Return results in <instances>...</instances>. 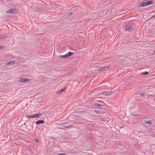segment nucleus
I'll return each instance as SVG.
<instances>
[{"label": "nucleus", "mask_w": 155, "mask_h": 155, "mask_svg": "<svg viewBox=\"0 0 155 155\" xmlns=\"http://www.w3.org/2000/svg\"><path fill=\"white\" fill-rule=\"evenodd\" d=\"M15 63V61H9V62L6 63L5 64V65H13Z\"/></svg>", "instance_id": "5"}, {"label": "nucleus", "mask_w": 155, "mask_h": 155, "mask_svg": "<svg viewBox=\"0 0 155 155\" xmlns=\"http://www.w3.org/2000/svg\"><path fill=\"white\" fill-rule=\"evenodd\" d=\"M122 128V127H120V128Z\"/></svg>", "instance_id": "25"}, {"label": "nucleus", "mask_w": 155, "mask_h": 155, "mask_svg": "<svg viewBox=\"0 0 155 155\" xmlns=\"http://www.w3.org/2000/svg\"><path fill=\"white\" fill-rule=\"evenodd\" d=\"M61 93V90L57 91L56 92V94H60Z\"/></svg>", "instance_id": "14"}, {"label": "nucleus", "mask_w": 155, "mask_h": 155, "mask_svg": "<svg viewBox=\"0 0 155 155\" xmlns=\"http://www.w3.org/2000/svg\"><path fill=\"white\" fill-rule=\"evenodd\" d=\"M58 155H65V154L64 153H60Z\"/></svg>", "instance_id": "19"}, {"label": "nucleus", "mask_w": 155, "mask_h": 155, "mask_svg": "<svg viewBox=\"0 0 155 155\" xmlns=\"http://www.w3.org/2000/svg\"><path fill=\"white\" fill-rule=\"evenodd\" d=\"M109 67L108 66H106L102 68L105 69V68H109Z\"/></svg>", "instance_id": "16"}, {"label": "nucleus", "mask_w": 155, "mask_h": 155, "mask_svg": "<svg viewBox=\"0 0 155 155\" xmlns=\"http://www.w3.org/2000/svg\"><path fill=\"white\" fill-rule=\"evenodd\" d=\"M141 95H143V96H144V94H142Z\"/></svg>", "instance_id": "22"}, {"label": "nucleus", "mask_w": 155, "mask_h": 155, "mask_svg": "<svg viewBox=\"0 0 155 155\" xmlns=\"http://www.w3.org/2000/svg\"><path fill=\"white\" fill-rule=\"evenodd\" d=\"M64 124H62V125H64Z\"/></svg>", "instance_id": "26"}, {"label": "nucleus", "mask_w": 155, "mask_h": 155, "mask_svg": "<svg viewBox=\"0 0 155 155\" xmlns=\"http://www.w3.org/2000/svg\"><path fill=\"white\" fill-rule=\"evenodd\" d=\"M45 121L43 120H39L36 122V124L38 125L40 124H42L44 123Z\"/></svg>", "instance_id": "7"}, {"label": "nucleus", "mask_w": 155, "mask_h": 155, "mask_svg": "<svg viewBox=\"0 0 155 155\" xmlns=\"http://www.w3.org/2000/svg\"><path fill=\"white\" fill-rule=\"evenodd\" d=\"M26 118H31V117H30V116H29V115H26Z\"/></svg>", "instance_id": "15"}, {"label": "nucleus", "mask_w": 155, "mask_h": 155, "mask_svg": "<svg viewBox=\"0 0 155 155\" xmlns=\"http://www.w3.org/2000/svg\"><path fill=\"white\" fill-rule=\"evenodd\" d=\"M66 89V88H65V89H63L61 90V92H62L64 91Z\"/></svg>", "instance_id": "17"}, {"label": "nucleus", "mask_w": 155, "mask_h": 155, "mask_svg": "<svg viewBox=\"0 0 155 155\" xmlns=\"http://www.w3.org/2000/svg\"><path fill=\"white\" fill-rule=\"evenodd\" d=\"M106 94H107L109 95L110 94V92H108V93H107Z\"/></svg>", "instance_id": "20"}, {"label": "nucleus", "mask_w": 155, "mask_h": 155, "mask_svg": "<svg viewBox=\"0 0 155 155\" xmlns=\"http://www.w3.org/2000/svg\"><path fill=\"white\" fill-rule=\"evenodd\" d=\"M111 130L112 131H115L117 130V129L115 127H112L111 128Z\"/></svg>", "instance_id": "10"}, {"label": "nucleus", "mask_w": 155, "mask_h": 155, "mask_svg": "<svg viewBox=\"0 0 155 155\" xmlns=\"http://www.w3.org/2000/svg\"><path fill=\"white\" fill-rule=\"evenodd\" d=\"M60 57L61 58H65L66 57H67V56L66 54L65 55L61 56Z\"/></svg>", "instance_id": "12"}, {"label": "nucleus", "mask_w": 155, "mask_h": 155, "mask_svg": "<svg viewBox=\"0 0 155 155\" xmlns=\"http://www.w3.org/2000/svg\"><path fill=\"white\" fill-rule=\"evenodd\" d=\"M17 12V10L15 8L11 9L6 11L5 13L7 14L10 13H15Z\"/></svg>", "instance_id": "4"}, {"label": "nucleus", "mask_w": 155, "mask_h": 155, "mask_svg": "<svg viewBox=\"0 0 155 155\" xmlns=\"http://www.w3.org/2000/svg\"><path fill=\"white\" fill-rule=\"evenodd\" d=\"M142 74H143V75H146L148 74V73L147 71H146L144 72Z\"/></svg>", "instance_id": "13"}, {"label": "nucleus", "mask_w": 155, "mask_h": 155, "mask_svg": "<svg viewBox=\"0 0 155 155\" xmlns=\"http://www.w3.org/2000/svg\"><path fill=\"white\" fill-rule=\"evenodd\" d=\"M33 117H34V118L39 117L41 115V114L40 113H37L35 114H33Z\"/></svg>", "instance_id": "6"}, {"label": "nucleus", "mask_w": 155, "mask_h": 155, "mask_svg": "<svg viewBox=\"0 0 155 155\" xmlns=\"http://www.w3.org/2000/svg\"><path fill=\"white\" fill-rule=\"evenodd\" d=\"M144 123L145 124H147L150 125L151 124L152 121L150 120L148 121L145 120L144 121Z\"/></svg>", "instance_id": "8"}, {"label": "nucleus", "mask_w": 155, "mask_h": 155, "mask_svg": "<svg viewBox=\"0 0 155 155\" xmlns=\"http://www.w3.org/2000/svg\"><path fill=\"white\" fill-rule=\"evenodd\" d=\"M60 128V129H62L61 128Z\"/></svg>", "instance_id": "24"}, {"label": "nucleus", "mask_w": 155, "mask_h": 155, "mask_svg": "<svg viewBox=\"0 0 155 155\" xmlns=\"http://www.w3.org/2000/svg\"><path fill=\"white\" fill-rule=\"evenodd\" d=\"M67 127V126H66V127H65V128H68V127Z\"/></svg>", "instance_id": "21"}, {"label": "nucleus", "mask_w": 155, "mask_h": 155, "mask_svg": "<svg viewBox=\"0 0 155 155\" xmlns=\"http://www.w3.org/2000/svg\"><path fill=\"white\" fill-rule=\"evenodd\" d=\"M30 81V79L28 78H20L18 80V81L20 82H28Z\"/></svg>", "instance_id": "3"}, {"label": "nucleus", "mask_w": 155, "mask_h": 155, "mask_svg": "<svg viewBox=\"0 0 155 155\" xmlns=\"http://www.w3.org/2000/svg\"><path fill=\"white\" fill-rule=\"evenodd\" d=\"M94 106H97V107H101L102 106V105L101 104L96 103V104H95Z\"/></svg>", "instance_id": "11"}, {"label": "nucleus", "mask_w": 155, "mask_h": 155, "mask_svg": "<svg viewBox=\"0 0 155 155\" xmlns=\"http://www.w3.org/2000/svg\"><path fill=\"white\" fill-rule=\"evenodd\" d=\"M30 117H31V118H34V117H33V115H30Z\"/></svg>", "instance_id": "18"}, {"label": "nucleus", "mask_w": 155, "mask_h": 155, "mask_svg": "<svg viewBox=\"0 0 155 155\" xmlns=\"http://www.w3.org/2000/svg\"><path fill=\"white\" fill-rule=\"evenodd\" d=\"M154 53H155V50H154Z\"/></svg>", "instance_id": "23"}, {"label": "nucleus", "mask_w": 155, "mask_h": 155, "mask_svg": "<svg viewBox=\"0 0 155 155\" xmlns=\"http://www.w3.org/2000/svg\"><path fill=\"white\" fill-rule=\"evenodd\" d=\"M153 2L152 1H144L143 2H141L137 4L139 7H144L153 4Z\"/></svg>", "instance_id": "1"}, {"label": "nucleus", "mask_w": 155, "mask_h": 155, "mask_svg": "<svg viewBox=\"0 0 155 155\" xmlns=\"http://www.w3.org/2000/svg\"><path fill=\"white\" fill-rule=\"evenodd\" d=\"M74 54L73 53L71 52H69L68 53L66 54L67 57L70 56L71 55Z\"/></svg>", "instance_id": "9"}, {"label": "nucleus", "mask_w": 155, "mask_h": 155, "mask_svg": "<svg viewBox=\"0 0 155 155\" xmlns=\"http://www.w3.org/2000/svg\"><path fill=\"white\" fill-rule=\"evenodd\" d=\"M135 25L133 24H129L125 27L126 29L128 31H131L134 28Z\"/></svg>", "instance_id": "2"}]
</instances>
